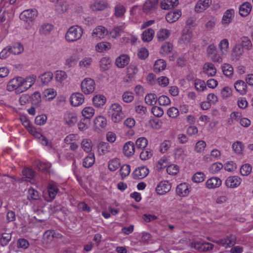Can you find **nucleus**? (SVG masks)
<instances>
[{
	"label": "nucleus",
	"mask_w": 253,
	"mask_h": 253,
	"mask_svg": "<svg viewBox=\"0 0 253 253\" xmlns=\"http://www.w3.org/2000/svg\"><path fill=\"white\" fill-rule=\"evenodd\" d=\"M36 80L37 77L35 75H31L26 78L16 77L8 82L7 89L9 91H15L17 93L24 92L35 84Z\"/></svg>",
	"instance_id": "f257e3e1"
},
{
	"label": "nucleus",
	"mask_w": 253,
	"mask_h": 253,
	"mask_svg": "<svg viewBox=\"0 0 253 253\" xmlns=\"http://www.w3.org/2000/svg\"><path fill=\"white\" fill-rule=\"evenodd\" d=\"M84 34L83 29L78 25L70 27L67 30L64 39L67 42L72 43L80 40Z\"/></svg>",
	"instance_id": "f03ea898"
},
{
	"label": "nucleus",
	"mask_w": 253,
	"mask_h": 253,
	"mask_svg": "<svg viewBox=\"0 0 253 253\" xmlns=\"http://www.w3.org/2000/svg\"><path fill=\"white\" fill-rule=\"evenodd\" d=\"M108 114L114 123H119L124 118L122 106L117 103L112 104L109 107Z\"/></svg>",
	"instance_id": "7ed1b4c3"
},
{
	"label": "nucleus",
	"mask_w": 253,
	"mask_h": 253,
	"mask_svg": "<svg viewBox=\"0 0 253 253\" xmlns=\"http://www.w3.org/2000/svg\"><path fill=\"white\" fill-rule=\"evenodd\" d=\"M38 14V11L35 9H29L24 10L20 14V19L26 23L28 25L27 29L31 28L33 25L35 19Z\"/></svg>",
	"instance_id": "20e7f679"
},
{
	"label": "nucleus",
	"mask_w": 253,
	"mask_h": 253,
	"mask_svg": "<svg viewBox=\"0 0 253 253\" xmlns=\"http://www.w3.org/2000/svg\"><path fill=\"white\" fill-rule=\"evenodd\" d=\"M80 87L83 94L89 95L94 91L96 84L93 79L91 78L86 77L81 82Z\"/></svg>",
	"instance_id": "39448f33"
},
{
	"label": "nucleus",
	"mask_w": 253,
	"mask_h": 253,
	"mask_svg": "<svg viewBox=\"0 0 253 253\" xmlns=\"http://www.w3.org/2000/svg\"><path fill=\"white\" fill-rule=\"evenodd\" d=\"M207 54L208 57L213 62L221 63L223 58L220 54L217 52L216 47L214 44H211L207 47Z\"/></svg>",
	"instance_id": "423d86ee"
},
{
	"label": "nucleus",
	"mask_w": 253,
	"mask_h": 253,
	"mask_svg": "<svg viewBox=\"0 0 253 253\" xmlns=\"http://www.w3.org/2000/svg\"><path fill=\"white\" fill-rule=\"evenodd\" d=\"M91 35L93 39L100 40L109 35V30L104 26L98 25L92 29Z\"/></svg>",
	"instance_id": "0eeeda50"
},
{
	"label": "nucleus",
	"mask_w": 253,
	"mask_h": 253,
	"mask_svg": "<svg viewBox=\"0 0 253 253\" xmlns=\"http://www.w3.org/2000/svg\"><path fill=\"white\" fill-rule=\"evenodd\" d=\"M192 32L188 29L182 30L179 38L178 43L182 47L187 46L190 45L192 40Z\"/></svg>",
	"instance_id": "6e6552de"
},
{
	"label": "nucleus",
	"mask_w": 253,
	"mask_h": 253,
	"mask_svg": "<svg viewBox=\"0 0 253 253\" xmlns=\"http://www.w3.org/2000/svg\"><path fill=\"white\" fill-rule=\"evenodd\" d=\"M138 67L134 64L129 65L126 68V75L124 79V82L129 84L134 80L136 75L138 73Z\"/></svg>",
	"instance_id": "1a4fd4ad"
},
{
	"label": "nucleus",
	"mask_w": 253,
	"mask_h": 253,
	"mask_svg": "<svg viewBox=\"0 0 253 253\" xmlns=\"http://www.w3.org/2000/svg\"><path fill=\"white\" fill-rule=\"evenodd\" d=\"M94 129L96 132H100L105 129L107 126V120L102 115L96 116L93 121Z\"/></svg>",
	"instance_id": "9d476101"
},
{
	"label": "nucleus",
	"mask_w": 253,
	"mask_h": 253,
	"mask_svg": "<svg viewBox=\"0 0 253 253\" xmlns=\"http://www.w3.org/2000/svg\"><path fill=\"white\" fill-rule=\"evenodd\" d=\"M175 191L176 195L179 197H188L191 191V185L187 182H182L176 186Z\"/></svg>",
	"instance_id": "9b49d317"
},
{
	"label": "nucleus",
	"mask_w": 253,
	"mask_h": 253,
	"mask_svg": "<svg viewBox=\"0 0 253 253\" xmlns=\"http://www.w3.org/2000/svg\"><path fill=\"white\" fill-rule=\"evenodd\" d=\"M84 99L85 97L83 93L74 92L72 93L70 96V103L73 107H79L84 103Z\"/></svg>",
	"instance_id": "f8f14e48"
},
{
	"label": "nucleus",
	"mask_w": 253,
	"mask_h": 253,
	"mask_svg": "<svg viewBox=\"0 0 253 253\" xmlns=\"http://www.w3.org/2000/svg\"><path fill=\"white\" fill-rule=\"evenodd\" d=\"M242 180L241 177L236 175L229 176L225 180L224 184L227 188L235 189L241 184Z\"/></svg>",
	"instance_id": "ddd939ff"
},
{
	"label": "nucleus",
	"mask_w": 253,
	"mask_h": 253,
	"mask_svg": "<svg viewBox=\"0 0 253 253\" xmlns=\"http://www.w3.org/2000/svg\"><path fill=\"white\" fill-rule=\"evenodd\" d=\"M171 188V183L168 180L160 182L157 185L155 191L160 195H163L170 191Z\"/></svg>",
	"instance_id": "4468645a"
},
{
	"label": "nucleus",
	"mask_w": 253,
	"mask_h": 253,
	"mask_svg": "<svg viewBox=\"0 0 253 253\" xmlns=\"http://www.w3.org/2000/svg\"><path fill=\"white\" fill-rule=\"evenodd\" d=\"M64 120L65 124L67 126H74L78 121V115L74 111H68L64 114Z\"/></svg>",
	"instance_id": "2eb2a0df"
},
{
	"label": "nucleus",
	"mask_w": 253,
	"mask_h": 253,
	"mask_svg": "<svg viewBox=\"0 0 253 253\" xmlns=\"http://www.w3.org/2000/svg\"><path fill=\"white\" fill-rule=\"evenodd\" d=\"M235 16V10L233 8L227 9L223 14L221 23L224 26H228L232 23Z\"/></svg>",
	"instance_id": "dca6fc26"
},
{
	"label": "nucleus",
	"mask_w": 253,
	"mask_h": 253,
	"mask_svg": "<svg viewBox=\"0 0 253 253\" xmlns=\"http://www.w3.org/2000/svg\"><path fill=\"white\" fill-rule=\"evenodd\" d=\"M222 184L221 179L217 176H212L208 178L205 182V187L212 190L219 188Z\"/></svg>",
	"instance_id": "f3484780"
},
{
	"label": "nucleus",
	"mask_w": 253,
	"mask_h": 253,
	"mask_svg": "<svg viewBox=\"0 0 253 253\" xmlns=\"http://www.w3.org/2000/svg\"><path fill=\"white\" fill-rule=\"evenodd\" d=\"M212 0H198L194 7L195 12L200 13L207 9L211 4Z\"/></svg>",
	"instance_id": "a211bd4d"
},
{
	"label": "nucleus",
	"mask_w": 253,
	"mask_h": 253,
	"mask_svg": "<svg viewBox=\"0 0 253 253\" xmlns=\"http://www.w3.org/2000/svg\"><path fill=\"white\" fill-rule=\"evenodd\" d=\"M95 114V110L93 106H85L81 111V115L84 120L90 121Z\"/></svg>",
	"instance_id": "6ab92c4d"
},
{
	"label": "nucleus",
	"mask_w": 253,
	"mask_h": 253,
	"mask_svg": "<svg viewBox=\"0 0 253 253\" xmlns=\"http://www.w3.org/2000/svg\"><path fill=\"white\" fill-rule=\"evenodd\" d=\"M149 173V169L145 166H141L136 168L132 172V176L134 179H141L146 177Z\"/></svg>",
	"instance_id": "aec40b11"
},
{
	"label": "nucleus",
	"mask_w": 253,
	"mask_h": 253,
	"mask_svg": "<svg viewBox=\"0 0 253 253\" xmlns=\"http://www.w3.org/2000/svg\"><path fill=\"white\" fill-rule=\"evenodd\" d=\"M203 72L208 77H212L215 76L217 70L213 63L207 62L203 65Z\"/></svg>",
	"instance_id": "412c9836"
},
{
	"label": "nucleus",
	"mask_w": 253,
	"mask_h": 253,
	"mask_svg": "<svg viewBox=\"0 0 253 253\" xmlns=\"http://www.w3.org/2000/svg\"><path fill=\"white\" fill-rule=\"evenodd\" d=\"M244 53V48L241 43L236 44L231 51L232 59L233 61L238 60Z\"/></svg>",
	"instance_id": "4be33fe9"
},
{
	"label": "nucleus",
	"mask_w": 253,
	"mask_h": 253,
	"mask_svg": "<svg viewBox=\"0 0 253 253\" xmlns=\"http://www.w3.org/2000/svg\"><path fill=\"white\" fill-rule=\"evenodd\" d=\"M211 241L227 248L233 246L235 243L236 239L234 236L230 235L227 236L226 238L220 240L216 241L212 240Z\"/></svg>",
	"instance_id": "5701e85b"
},
{
	"label": "nucleus",
	"mask_w": 253,
	"mask_h": 253,
	"mask_svg": "<svg viewBox=\"0 0 253 253\" xmlns=\"http://www.w3.org/2000/svg\"><path fill=\"white\" fill-rule=\"evenodd\" d=\"M106 100V97L101 94H96L92 98V105L96 108H101L103 106Z\"/></svg>",
	"instance_id": "b1692460"
},
{
	"label": "nucleus",
	"mask_w": 253,
	"mask_h": 253,
	"mask_svg": "<svg viewBox=\"0 0 253 253\" xmlns=\"http://www.w3.org/2000/svg\"><path fill=\"white\" fill-rule=\"evenodd\" d=\"M112 47L110 42L106 41H101L97 42L94 46V50L99 53L106 52L110 50Z\"/></svg>",
	"instance_id": "393cba45"
},
{
	"label": "nucleus",
	"mask_w": 253,
	"mask_h": 253,
	"mask_svg": "<svg viewBox=\"0 0 253 253\" xmlns=\"http://www.w3.org/2000/svg\"><path fill=\"white\" fill-rule=\"evenodd\" d=\"M218 47L221 56L226 55L229 51V42L228 39L221 40L218 44Z\"/></svg>",
	"instance_id": "a878e982"
},
{
	"label": "nucleus",
	"mask_w": 253,
	"mask_h": 253,
	"mask_svg": "<svg viewBox=\"0 0 253 253\" xmlns=\"http://www.w3.org/2000/svg\"><path fill=\"white\" fill-rule=\"evenodd\" d=\"M129 56L127 54H123L116 59L115 64L118 68H123L129 63Z\"/></svg>",
	"instance_id": "bb28decb"
},
{
	"label": "nucleus",
	"mask_w": 253,
	"mask_h": 253,
	"mask_svg": "<svg viewBox=\"0 0 253 253\" xmlns=\"http://www.w3.org/2000/svg\"><path fill=\"white\" fill-rule=\"evenodd\" d=\"M57 94L56 90L53 88H48L44 89L42 92L43 99L46 101L53 100Z\"/></svg>",
	"instance_id": "cd10ccee"
},
{
	"label": "nucleus",
	"mask_w": 253,
	"mask_h": 253,
	"mask_svg": "<svg viewBox=\"0 0 253 253\" xmlns=\"http://www.w3.org/2000/svg\"><path fill=\"white\" fill-rule=\"evenodd\" d=\"M108 6V3L104 0H96L90 5V8L93 11L104 10Z\"/></svg>",
	"instance_id": "c85d7f7f"
},
{
	"label": "nucleus",
	"mask_w": 253,
	"mask_h": 253,
	"mask_svg": "<svg viewBox=\"0 0 253 253\" xmlns=\"http://www.w3.org/2000/svg\"><path fill=\"white\" fill-rule=\"evenodd\" d=\"M234 88L240 95H245L247 92V85L242 80H238L234 83Z\"/></svg>",
	"instance_id": "c756f323"
},
{
	"label": "nucleus",
	"mask_w": 253,
	"mask_h": 253,
	"mask_svg": "<svg viewBox=\"0 0 253 253\" xmlns=\"http://www.w3.org/2000/svg\"><path fill=\"white\" fill-rule=\"evenodd\" d=\"M93 63V59L91 57H84L79 62V67L83 70L90 68Z\"/></svg>",
	"instance_id": "7c9ffc66"
},
{
	"label": "nucleus",
	"mask_w": 253,
	"mask_h": 253,
	"mask_svg": "<svg viewBox=\"0 0 253 253\" xmlns=\"http://www.w3.org/2000/svg\"><path fill=\"white\" fill-rule=\"evenodd\" d=\"M182 13L180 10H176L169 12L166 16L168 22L171 23L176 22L181 16Z\"/></svg>",
	"instance_id": "2f4dec72"
},
{
	"label": "nucleus",
	"mask_w": 253,
	"mask_h": 253,
	"mask_svg": "<svg viewBox=\"0 0 253 253\" xmlns=\"http://www.w3.org/2000/svg\"><path fill=\"white\" fill-rule=\"evenodd\" d=\"M170 34L171 32L169 30L161 28L157 31L156 38L159 42H163L169 38Z\"/></svg>",
	"instance_id": "473e14b6"
},
{
	"label": "nucleus",
	"mask_w": 253,
	"mask_h": 253,
	"mask_svg": "<svg viewBox=\"0 0 253 253\" xmlns=\"http://www.w3.org/2000/svg\"><path fill=\"white\" fill-rule=\"evenodd\" d=\"M252 6L251 3L245 2L242 4L239 7V14L242 17H246L251 12Z\"/></svg>",
	"instance_id": "72a5a7b5"
},
{
	"label": "nucleus",
	"mask_w": 253,
	"mask_h": 253,
	"mask_svg": "<svg viewBox=\"0 0 253 253\" xmlns=\"http://www.w3.org/2000/svg\"><path fill=\"white\" fill-rule=\"evenodd\" d=\"M53 77V73L50 71H47L41 74L39 77V79L42 84L47 85L52 81Z\"/></svg>",
	"instance_id": "f704fd0d"
},
{
	"label": "nucleus",
	"mask_w": 253,
	"mask_h": 253,
	"mask_svg": "<svg viewBox=\"0 0 253 253\" xmlns=\"http://www.w3.org/2000/svg\"><path fill=\"white\" fill-rule=\"evenodd\" d=\"M135 152L134 143L131 141L126 143L123 147V153L126 157L132 156Z\"/></svg>",
	"instance_id": "c9c22d12"
},
{
	"label": "nucleus",
	"mask_w": 253,
	"mask_h": 253,
	"mask_svg": "<svg viewBox=\"0 0 253 253\" xmlns=\"http://www.w3.org/2000/svg\"><path fill=\"white\" fill-rule=\"evenodd\" d=\"M158 5V0H146L143 6V10L149 13L155 10Z\"/></svg>",
	"instance_id": "e433bc0d"
},
{
	"label": "nucleus",
	"mask_w": 253,
	"mask_h": 253,
	"mask_svg": "<svg viewBox=\"0 0 253 253\" xmlns=\"http://www.w3.org/2000/svg\"><path fill=\"white\" fill-rule=\"evenodd\" d=\"M58 191V190L55 184L53 182H50L47 188L49 198H46V201L49 202L52 201L55 197Z\"/></svg>",
	"instance_id": "4c0bfd02"
},
{
	"label": "nucleus",
	"mask_w": 253,
	"mask_h": 253,
	"mask_svg": "<svg viewBox=\"0 0 253 253\" xmlns=\"http://www.w3.org/2000/svg\"><path fill=\"white\" fill-rule=\"evenodd\" d=\"M154 35V30L151 28H148L142 32L141 39L144 42H149L153 40Z\"/></svg>",
	"instance_id": "58836bf2"
},
{
	"label": "nucleus",
	"mask_w": 253,
	"mask_h": 253,
	"mask_svg": "<svg viewBox=\"0 0 253 253\" xmlns=\"http://www.w3.org/2000/svg\"><path fill=\"white\" fill-rule=\"evenodd\" d=\"M67 78L66 73L63 71L58 70L55 73V80L59 85H62Z\"/></svg>",
	"instance_id": "ea45409f"
},
{
	"label": "nucleus",
	"mask_w": 253,
	"mask_h": 253,
	"mask_svg": "<svg viewBox=\"0 0 253 253\" xmlns=\"http://www.w3.org/2000/svg\"><path fill=\"white\" fill-rule=\"evenodd\" d=\"M178 4V0H163L161 2V7L165 10L172 8Z\"/></svg>",
	"instance_id": "a19ab883"
},
{
	"label": "nucleus",
	"mask_w": 253,
	"mask_h": 253,
	"mask_svg": "<svg viewBox=\"0 0 253 253\" xmlns=\"http://www.w3.org/2000/svg\"><path fill=\"white\" fill-rule=\"evenodd\" d=\"M79 59V56L77 54H72L66 59L65 65L70 68L74 67L77 64Z\"/></svg>",
	"instance_id": "79ce46f5"
},
{
	"label": "nucleus",
	"mask_w": 253,
	"mask_h": 253,
	"mask_svg": "<svg viewBox=\"0 0 253 253\" xmlns=\"http://www.w3.org/2000/svg\"><path fill=\"white\" fill-rule=\"evenodd\" d=\"M167 67V63L163 59H159L156 60L154 65V70L155 72H161L165 70Z\"/></svg>",
	"instance_id": "37998d69"
},
{
	"label": "nucleus",
	"mask_w": 253,
	"mask_h": 253,
	"mask_svg": "<svg viewBox=\"0 0 253 253\" xmlns=\"http://www.w3.org/2000/svg\"><path fill=\"white\" fill-rule=\"evenodd\" d=\"M53 26L49 23H43L40 27L39 32L41 35H49L53 30Z\"/></svg>",
	"instance_id": "c03bdc74"
},
{
	"label": "nucleus",
	"mask_w": 253,
	"mask_h": 253,
	"mask_svg": "<svg viewBox=\"0 0 253 253\" xmlns=\"http://www.w3.org/2000/svg\"><path fill=\"white\" fill-rule=\"evenodd\" d=\"M111 59L107 57H102L99 62V67L101 70L106 71L108 70L111 66Z\"/></svg>",
	"instance_id": "a18cd8bd"
},
{
	"label": "nucleus",
	"mask_w": 253,
	"mask_h": 253,
	"mask_svg": "<svg viewBox=\"0 0 253 253\" xmlns=\"http://www.w3.org/2000/svg\"><path fill=\"white\" fill-rule=\"evenodd\" d=\"M223 168L221 163L215 162L211 165L208 169L209 172L212 174L218 173Z\"/></svg>",
	"instance_id": "49530a36"
},
{
	"label": "nucleus",
	"mask_w": 253,
	"mask_h": 253,
	"mask_svg": "<svg viewBox=\"0 0 253 253\" xmlns=\"http://www.w3.org/2000/svg\"><path fill=\"white\" fill-rule=\"evenodd\" d=\"M81 146L83 150L86 153H89L92 151L93 145L91 140L89 139H83Z\"/></svg>",
	"instance_id": "de8ad7c7"
},
{
	"label": "nucleus",
	"mask_w": 253,
	"mask_h": 253,
	"mask_svg": "<svg viewBox=\"0 0 253 253\" xmlns=\"http://www.w3.org/2000/svg\"><path fill=\"white\" fill-rule=\"evenodd\" d=\"M31 103L36 106L39 107L42 103V97L41 93L38 91L34 92L31 96Z\"/></svg>",
	"instance_id": "09e8293b"
},
{
	"label": "nucleus",
	"mask_w": 253,
	"mask_h": 253,
	"mask_svg": "<svg viewBox=\"0 0 253 253\" xmlns=\"http://www.w3.org/2000/svg\"><path fill=\"white\" fill-rule=\"evenodd\" d=\"M170 163L169 159L165 156L162 157L157 162L156 167L158 170L160 171L168 167Z\"/></svg>",
	"instance_id": "8fccbe9b"
},
{
	"label": "nucleus",
	"mask_w": 253,
	"mask_h": 253,
	"mask_svg": "<svg viewBox=\"0 0 253 253\" xmlns=\"http://www.w3.org/2000/svg\"><path fill=\"white\" fill-rule=\"evenodd\" d=\"M244 147L245 146L244 144L240 141H236L232 145V150L235 153L238 155H241L242 154Z\"/></svg>",
	"instance_id": "3c124183"
},
{
	"label": "nucleus",
	"mask_w": 253,
	"mask_h": 253,
	"mask_svg": "<svg viewBox=\"0 0 253 253\" xmlns=\"http://www.w3.org/2000/svg\"><path fill=\"white\" fill-rule=\"evenodd\" d=\"M194 85L196 90L199 92L205 91L207 90L206 84L203 80L196 79L194 81Z\"/></svg>",
	"instance_id": "603ef678"
},
{
	"label": "nucleus",
	"mask_w": 253,
	"mask_h": 253,
	"mask_svg": "<svg viewBox=\"0 0 253 253\" xmlns=\"http://www.w3.org/2000/svg\"><path fill=\"white\" fill-rule=\"evenodd\" d=\"M110 147L108 143L103 141L100 142L97 145L98 152L99 154L104 155L109 151Z\"/></svg>",
	"instance_id": "864d4df0"
},
{
	"label": "nucleus",
	"mask_w": 253,
	"mask_h": 253,
	"mask_svg": "<svg viewBox=\"0 0 253 253\" xmlns=\"http://www.w3.org/2000/svg\"><path fill=\"white\" fill-rule=\"evenodd\" d=\"M205 178V174L203 172L198 171L193 175L191 180L195 183H200L204 181Z\"/></svg>",
	"instance_id": "5fc2aeb1"
},
{
	"label": "nucleus",
	"mask_w": 253,
	"mask_h": 253,
	"mask_svg": "<svg viewBox=\"0 0 253 253\" xmlns=\"http://www.w3.org/2000/svg\"><path fill=\"white\" fill-rule=\"evenodd\" d=\"M121 166L120 159L114 158L110 160L108 162V167L110 170L114 171L116 170Z\"/></svg>",
	"instance_id": "6e6d98bb"
},
{
	"label": "nucleus",
	"mask_w": 253,
	"mask_h": 253,
	"mask_svg": "<svg viewBox=\"0 0 253 253\" xmlns=\"http://www.w3.org/2000/svg\"><path fill=\"white\" fill-rule=\"evenodd\" d=\"M172 49V44L170 42H166L162 45L160 52L162 55L166 56L170 53Z\"/></svg>",
	"instance_id": "4d7b16f0"
},
{
	"label": "nucleus",
	"mask_w": 253,
	"mask_h": 253,
	"mask_svg": "<svg viewBox=\"0 0 253 253\" xmlns=\"http://www.w3.org/2000/svg\"><path fill=\"white\" fill-rule=\"evenodd\" d=\"M173 157L176 161L184 160L185 157L184 149L180 147L175 148L173 151Z\"/></svg>",
	"instance_id": "13d9d810"
},
{
	"label": "nucleus",
	"mask_w": 253,
	"mask_h": 253,
	"mask_svg": "<svg viewBox=\"0 0 253 253\" xmlns=\"http://www.w3.org/2000/svg\"><path fill=\"white\" fill-rule=\"evenodd\" d=\"M221 68L223 73L225 76L227 77H231L233 76L234 69L230 64L224 63L222 65Z\"/></svg>",
	"instance_id": "bf43d9fd"
},
{
	"label": "nucleus",
	"mask_w": 253,
	"mask_h": 253,
	"mask_svg": "<svg viewBox=\"0 0 253 253\" xmlns=\"http://www.w3.org/2000/svg\"><path fill=\"white\" fill-rule=\"evenodd\" d=\"M11 47L12 53L15 55L22 53L24 50L23 44L19 42L14 43Z\"/></svg>",
	"instance_id": "052dcab7"
},
{
	"label": "nucleus",
	"mask_w": 253,
	"mask_h": 253,
	"mask_svg": "<svg viewBox=\"0 0 253 253\" xmlns=\"http://www.w3.org/2000/svg\"><path fill=\"white\" fill-rule=\"evenodd\" d=\"M232 89L228 86L223 87L220 91V96L223 99H227L232 96Z\"/></svg>",
	"instance_id": "680f3d73"
},
{
	"label": "nucleus",
	"mask_w": 253,
	"mask_h": 253,
	"mask_svg": "<svg viewBox=\"0 0 253 253\" xmlns=\"http://www.w3.org/2000/svg\"><path fill=\"white\" fill-rule=\"evenodd\" d=\"M158 100L156 95L154 93H148L145 97V103L148 105H154Z\"/></svg>",
	"instance_id": "e2e57ef3"
},
{
	"label": "nucleus",
	"mask_w": 253,
	"mask_h": 253,
	"mask_svg": "<svg viewBox=\"0 0 253 253\" xmlns=\"http://www.w3.org/2000/svg\"><path fill=\"white\" fill-rule=\"evenodd\" d=\"M23 177L21 178L22 181L27 180V179H32L35 175L34 170L30 168H25L22 171Z\"/></svg>",
	"instance_id": "0e129e2a"
},
{
	"label": "nucleus",
	"mask_w": 253,
	"mask_h": 253,
	"mask_svg": "<svg viewBox=\"0 0 253 253\" xmlns=\"http://www.w3.org/2000/svg\"><path fill=\"white\" fill-rule=\"evenodd\" d=\"M131 168L128 165H123L119 170L120 174L122 179H124L130 173Z\"/></svg>",
	"instance_id": "69168bd1"
},
{
	"label": "nucleus",
	"mask_w": 253,
	"mask_h": 253,
	"mask_svg": "<svg viewBox=\"0 0 253 253\" xmlns=\"http://www.w3.org/2000/svg\"><path fill=\"white\" fill-rule=\"evenodd\" d=\"M179 167L175 164L168 165L167 172L169 175H175L179 171Z\"/></svg>",
	"instance_id": "338daca9"
},
{
	"label": "nucleus",
	"mask_w": 253,
	"mask_h": 253,
	"mask_svg": "<svg viewBox=\"0 0 253 253\" xmlns=\"http://www.w3.org/2000/svg\"><path fill=\"white\" fill-rule=\"evenodd\" d=\"M95 157L93 154H90L86 157L83 161V166L85 168H89L91 167L94 163Z\"/></svg>",
	"instance_id": "774afa93"
}]
</instances>
